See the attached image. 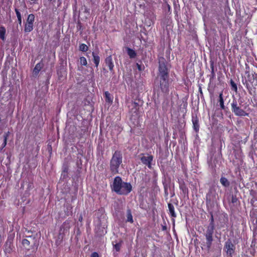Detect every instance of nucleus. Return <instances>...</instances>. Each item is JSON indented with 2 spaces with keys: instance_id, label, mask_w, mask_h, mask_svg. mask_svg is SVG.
I'll return each mask as SVG.
<instances>
[{
  "instance_id": "f3484780",
  "label": "nucleus",
  "mask_w": 257,
  "mask_h": 257,
  "mask_svg": "<svg viewBox=\"0 0 257 257\" xmlns=\"http://www.w3.org/2000/svg\"><path fill=\"white\" fill-rule=\"evenodd\" d=\"M127 221L131 223L133 222V216L131 214L130 210H128L127 212Z\"/></svg>"
},
{
  "instance_id": "39448f33",
  "label": "nucleus",
  "mask_w": 257,
  "mask_h": 257,
  "mask_svg": "<svg viewBox=\"0 0 257 257\" xmlns=\"http://www.w3.org/2000/svg\"><path fill=\"white\" fill-rule=\"evenodd\" d=\"M35 20V16L33 14H30L27 18L25 25V32L28 33L32 31L33 29V23Z\"/></svg>"
},
{
  "instance_id": "5701e85b",
  "label": "nucleus",
  "mask_w": 257,
  "mask_h": 257,
  "mask_svg": "<svg viewBox=\"0 0 257 257\" xmlns=\"http://www.w3.org/2000/svg\"><path fill=\"white\" fill-rule=\"evenodd\" d=\"M22 244L25 247H26L29 245L30 241L27 239H24L22 241Z\"/></svg>"
},
{
  "instance_id": "4be33fe9",
  "label": "nucleus",
  "mask_w": 257,
  "mask_h": 257,
  "mask_svg": "<svg viewBox=\"0 0 257 257\" xmlns=\"http://www.w3.org/2000/svg\"><path fill=\"white\" fill-rule=\"evenodd\" d=\"M9 133L8 132L7 133H6L4 135V143L3 144V147H5L7 145V138L8 137Z\"/></svg>"
},
{
  "instance_id": "cd10ccee",
  "label": "nucleus",
  "mask_w": 257,
  "mask_h": 257,
  "mask_svg": "<svg viewBox=\"0 0 257 257\" xmlns=\"http://www.w3.org/2000/svg\"><path fill=\"white\" fill-rule=\"evenodd\" d=\"M137 66L138 69L139 70H141V65H139V64H137Z\"/></svg>"
},
{
  "instance_id": "a878e982",
  "label": "nucleus",
  "mask_w": 257,
  "mask_h": 257,
  "mask_svg": "<svg viewBox=\"0 0 257 257\" xmlns=\"http://www.w3.org/2000/svg\"><path fill=\"white\" fill-rule=\"evenodd\" d=\"M15 12H16L17 18H21V14H20V12L18 11V9H16L15 10Z\"/></svg>"
},
{
  "instance_id": "aec40b11",
  "label": "nucleus",
  "mask_w": 257,
  "mask_h": 257,
  "mask_svg": "<svg viewBox=\"0 0 257 257\" xmlns=\"http://www.w3.org/2000/svg\"><path fill=\"white\" fill-rule=\"evenodd\" d=\"M80 63L81 65L85 66L87 65V62L86 58L84 57H81L80 59Z\"/></svg>"
},
{
  "instance_id": "bb28decb",
  "label": "nucleus",
  "mask_w": 257,
  "mask_h": 257,
  "mask_svg": "<svg viewBox=\"0 0 257 257\" xmlns=\"http://www.w3.org/2000/svg\"><path fill=\"white\" fill-rule=\"evenodd\" d=\"M91 257H98V254L96 252H93L92 253Z\"/></svg>"
},
{
  "instance_id": "1a4fd4ad",
  "label": "nucleus",
  "mask_w": 257,
  "mask_h": 257,
  "mask_svg": "<svg viewBox=\"0 0 257 257\" xmlns=\"http://www.w3.org/2000/svg\"><path fill=\"white\" fill-rule=\"evenodd\" d=\"M105 62L106 65L108 67L109 70H112L114 66L112 57L111 56L107 57L105 60Z\"/></svg>"
},
{
  "instance_id": "6ab92c4d",
  "label": "nucleus",
  "mask_w": 257,
  "mask_h": 257,
  "mask_svg": "<svg viewBox=\"0 0 257 257\" xmlns=\"http://www.w3.org/2000/svg\"><path fill=\"white\" fill-rule=\"evenodd\" d=\"M79 49L80 51L85 52L88 50V47L84 44H82L79 46Z\"/></svg>"
},
{
  "instance_id": "0eeeda50",
  "label": "nucleus",
  "mask_w": 257,
  "mask_h": 257,
  "mask_svg": "<svg viewBox=\"0 0 257 257\" xmlns=\"http://www.w3.org/2000/svg\"><path fill=\"white\" fill-rule=\"evenodd\" d=\"M140 159L142 163L148 166L149 168H151V162L153 160V157L149 155H143L140 157Z\"/></svg>"
},
{
  "instance_id": "423d86ee",
  "label": "nucleus",
  "mask_w": 257,
  "mask_h": 257,
  "mask_svg": "<svg viewBox=\"0 0 257 257\" xmlns=\"http://www.w3.org/2000/svg\"><path fill=\"white\" fill-rule=\"evenodd\" d=\"M231 108L232 111L236 115L245 116L247 114L243 110L237 106V103L236 101H233L231 103Z\"/></svg>"
},
{
  "instance_id": "b1692460",
  "label": "nucleus",
  "mask_w": 257,
  "mask_h": 257,
  "mask_svg": "<svg viewBox=\"0 0 257 257\" xmlns=\"http://www.w3.org/2000/svg\"><path fill=\"white\" fill-rule=\"evenodd\" d=\"M230 83L232 89H233L235 91H236L237 88L236 84L232 80L231 81Z\"/></svg>"
},
{
  "instance_id": "f03ea898",
  "label": "nucleus",
  "mask_w": 257,
  "mask_h": 257,
  "mask_svg": "<svg viewBox=\"0 0 257 257\" xmlns=\"http://www.w3.org/2000/svg\"><path fill=\"white\" fill-rule=\"evenodd\" d=\"M132 187L131 184L122 182L119 177L114 178L112 189L117 194L120 195H126L132 191Z\"/></svg>"
},
{
  "instance_id": "4468645a",
  "label": "nucleus",
  "mask_w": 257,
  "mask_h": 257,
  "mask_svg": "<svg viewBox=\"0 0 257 257\" xmlns=\"http://www.w3.org/2000/svg\"><path fill=\"white\" fill-rule=\"evenodd\" d=\"M92 55H93V57L94 62L96 66H97L99 64V61H100L99 57L95 55V54L94 53H93Z\"/></svg>"
},
{
  "instance_id": "2eb2a0df",
  "label": "nucleus",
  "mask_w": 257,
  "mask_h": 257,
  "mask_svg": "<svg viewBox=\"0 0 257 257\" xmlns=\"http://www.w3.org/2000/svg\"><path fill=\"white\" fill-rule=\"evenodd\" d=\"M168 208H169V211H170L171 215L173 217H175V213L174 207L173 205H172L171 204H169Z\"/></svg>"
},
{
  "instance_id": "20e7f679",
  "label": "nucleus",
  "mask_w": 257,
  "mask_h": 257,
  "mask_svg": "<svg viewBox=\"0 0 257 257\" xmlns=\"http://www.w3.org/2000/svg\"><path fill=\"white\" fill-rule=\"evenodd\" d=\"M214 230V225L213 224V221L207 227V230L205 233V236L207 240V244L208 247L211 245V242L212 241V234Z\"/></svg>"
},
{
  "instance_id": "f8f14e48",
  "label": "nucleus",
  "mask_w": 257,
  "mask_h": 257,
  "mask_svg": "<svg viewBox=\"0 0 257 257\" xmlns=\"http://www.w3.org/2000/svg\"><path fill=\"white\" fill-rule=\"evenodd\" d=\"M6 29L4 27H0V38L4 40L5 39Z\"/></svg>"
},
{
  "instance_id": "c756f323",
  "label": "nucleus",
  "mask_w": 257,
  "mask_h": 257,
  "mask_svg": "<svg viewBox=\"0 0 257 257\" xmlns=\"http://www.w3.org/2000/svg\"><path fill=\"white\" fill-rule=\"evenodd\" d=\"M32 2H33V3H35L37 1V0H31Z\"/></svg>"
},
{
  "instance_id": "393cba45",
  "label": "nucleus",
  "mask_w": 257,
  "mask_h": 257,
  "mask_svg": "<svg viewBox=\"0 0 257 257\" xmlns=\"http://www.w3.org/2000/svg\"><path fill=\"white\" fill-rule=\"evenodd\" d=\"M120 247H121V243L120 242L116 243L114 245V247L117 251H118L120 250Z\"/></svg>"
},
{
  "instance_id": "9d476101",
  "label": "nucleus",
  "mask_w": 257,
  "mask_h": 257,
  "mask_svg": "<svg viewBox=\"0 0 257 257\" xmlns=\"http://www.w3.org/2000/svg\"><path fill=\"white\" fill-rule=\"evenodd\" d=\"M219 102L220 106V107L222 109H224V100L223 98V93L222 92H220L219 93Z\"/></svg>"
},
{
  "instance_id": "412c9836",
  "label": "nucleus",
  "mask_w": 257,
  "mask_h": 257,
  "mask_svg": "<svg viewBox=\"0 0 257 257\" xmlns=\"http://www.w3.org/2000/svg\"><path fill=\"white\" fill-rule=\"evenodd\" d=\"M193 123L194 125V128L196 130V131H198L199 129V125L198 124V122L197 120H193Z\"/></svg>"
},
{
  "instance_id": "dca6fc26",
  "label": "nucleus",
  "mask_w": 257,
  "mask_h": 257,
  "mask_svg": "<svg viewBox=\"0 0 257 257\" xmlns=\"http://www.w3.org/2000/svg\"><path fill=\"white\" fill-rule=\"evenodd\" d=\"M105 95L106 101L107 102H109V103L112 102V98L111 97L110 94V93L109 92H105Z\"/></svg>"
},
{
  "instance_id": "6e6552de",
  "label": "nucleus",
  "mask_w": 257,
  "mask_h": 257,
  "mask_svg": "<svg viewBox=\"0 0 257 257\" xmlns=\"http://www.w3.org/2000/svg\"><path fill=\"white\" fill-rule=\"evenodd\" d=\"M224 249L227 254L232 255L234 252V246L230 241H227L225 245Z\"/></svg>"
},
{
  "instance_id": "9b49d317",
  "label": "nucleus",
  "mask_w": 257,
  "mask_h": 257,
  "mask_svg": "<svg viewBox=\"0 0 257 257\" xmlns=\"http://www.w3.org/2000/svg\"><path fill=\"white\" fill-rule=\"evenodd\" d=\"M127 54L131 58H135L136 56V53L135 52V51L134 50L131 49L129 48H127Z\"/></svg>"
},
{
  "instance_id": "c85d7f7f",
  "label": "nucleus",
  "mask_w": 257,
  "mask_h": 257,
  "mask_svg": "<svg viewBox=\"0 0 257 257\" xmlns=\"http://www.w3.org/2000/svg\"><path fill=\"white\" fill-rule=\"evenodd\" d=\"M18 21H19V24H21L22 23V18H18Z\"/></svg>"
},
{
  "instance_id": "a211bd4d",
  "label": "nucleus",
  "mask_w": 257,
  "mask_h": 257,
  "mask_svg": "<svg viewBox=\"0 0 257 257\" xmlns=\"http://www.w3.org/2000/svg\"><path fill=\"white\" fill-rule=\"evenodd\" d=\"M41 69V64L40 63H38L35 66V67L34 69V72L36 74L38 73L40 71Z\"/></svg>"
},
{
  "instance_id": "ddd939ff",
  "label": "nucleus",
  "mask_w": 257,
  "mask_h": 257,
  "mask_svg": "<svg viewBox=\"0 0 257 257\" xmlns=\"http://www.w3.org/2000/svg\"><path fill=\"white\" fill-rule=\"evenodd\" d=\"M220 183L223 186L225 187L228 186L229 185V183L228 181V180L225 178L224 177H222L220 179Z\"/></svg>"
},
{
  "instance_id": "f257e3e1",
  "label": "nucleus",
  "mask_w": 257,
  "mask_h": 257,
  "mask_svg": "<svg viewBox=\"0 0 257 257\" xmlns=\"http://www.w3.org/2000/svg\"><path fill=\"white\" fill-rule=\"evenodd\" d=\"M158 78L160 79V87L162 91L164 93L168 92L169 86L168 70L163 61L162 62L160 61Z\"/></svg>"
},
{
  "instance_id": "7ed1b4c3",
  "label": "nucleus",
  "mask_w": 257,
  "mask_h": 257,
  "mask_svg": "<svg viewBox=\"0 0 257 257\" xmlns=\"http://www.w3.org/2000/svg\"><path fill=\"white\" fill-rule=\"evenodd\" d=\"M122 163V157L120 152H115L110 161V169L112 173H118V168Z\"/></svg>"
}]
</instances>
